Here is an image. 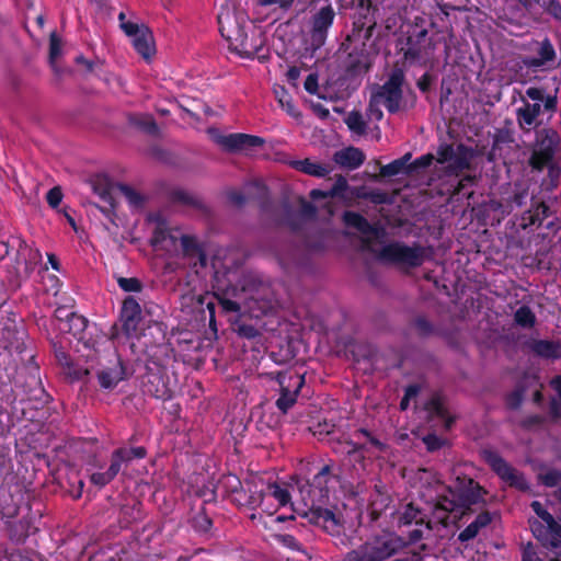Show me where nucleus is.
Segmentation results:
<instances>
[{
  "instance_id": "63",
  "label": "nucleus",
  "mask_w": 561,
  "mask_h": 561,
  "mask_svg": "<svg viewBox=\"0 0 561 561\" xmlns=\"http://www.w3.org/2000/svg\"><path fill=\"white\" fill-rule=\"evenodd\" d=\"M541 8L556 20H561V3L558 0H546Z\"/></svg>"
},
{
  "instance_id": "43",
  "label": "nucleus",
  "mask_w": 561,
  "mask_h": 561,
  "mask_svg": "<svg viewBox=\"0 0 561 561\" xmlns=\"http://www.w3.org/2000/svg\"><path fill=\"white\" fill-rule=\"evenodd\" d=\"M364 450H366V443L360 442V439H347L343 443L342 451L355 460L359 461L364 459V455L362 454Z\"/></svg>"
},
{
  "instance_id": "51",
  "label": "nucleus",
  "mask_w": 561,
  "mask_h": 561,
  "mask_svg": "<svg viewBox=\"0 0 561 561\" xmlns=\"http://www.w3.org/2000/svg\"><path fill=\"white\" fill-rule=\"evenodd\" d=\"M174 239L172 234L170 233L169 228L167 227L165 221H159L153 230L152 237H151V244L158 245L163 243L167 239Z\"/></svg>"
},
{
  "instance_id": "61",
  "label": "nucleus",
  "mask_w": 561,
  "mask_h": 561,
  "mask_svg": "<svg viewBox=\"0 0 561 561\" xmlns=\"http://www.w3.org/2000/svg\"><path fill=\"white\" fill-rule=\"evenodd\" d=\"M75 314V311H71L66 306H59L55 309L54 320L59 323V327L66 325L69 319Z\"/></svg>"
},
{
  "instance_id": "41",
  "label": "nucleus",
  "mask_w": 561,
  "mask_h": 561,
  "mask_svg": "<svg viewBox=\"0 0 561 561\" xmlns=\"http://www.w3.org/2000/svg\"><path fill=\"white\" fill-rule=\"evenodd\" d=\"M170 198L173 203L183 204V205L196 208V209H202L204 207L203 202L198 197L190 194L188 192H186L184 190L172 191Z\"/></svg>"
},
{
  "instance_id": "47",
  "label": "nucleus",
  "mask_w": 561,
  "mask_h": 561,
  "mask_svg": "<svg viewBox=\"0 0 561 561\" xmlns=\"http://www.w3.org/2000/svg\"><path fill=\"white\" fill-rule=\"evenodd\" d=\"M353 438H365L367 443H369L373 447L378 449L379 451H385L387 445L378 439L370 431L365 427L357 428L352 434Z\"/></svg>"
},
{
  "instance_id": "31",
  "label": "nucleus",
  "mask_w": 561,
  "mask_h": 561,
  "mask_svg": "<svg viewBox=\"0 0 561 561\" xmlns=\"http://www.w3.org/2000/svg\"><path fill=\"white\" fill-rule=\"evenodd\" d=\"M88 324L89 321L87 318L75 312V314L69 319L68 323L66 325L59 327V330L62 333L71 334L85 347H90L92 342L91 339L87 337Z\"/></svg>"
},
{
  "instance_id": "12",
  "label": "nucleus",
  "mask_w": 561,
  "mask_h": 561,
  "mask_svg": "<svg viewBox=\"0 0 561 561\" xmlns=\"http://www.w3.org/2000/svg\"><path fill=\"white\" fill-rule=\"evenodd\" d=\"M401 47L399 53L402 54L404 64L414 65L426 60L435 49V43L428 35V31L424 27L419 28L417 24L407 32L403 39H399Z\"/></svg>"
},
{
  "instance_id": "38",
  "label": "nucleus",
  "mask_w": 561,
  "mask_h": 561,
  "mask_svg": "<svg viewBox=\"0 0 561 561\" xmlns=\"http://www.w3.org/2000/svg\"><path fill=\"white\" fill-rule=\"evenodd\" d=\"M344 222L364 234L377 233V229L359 213L347 210L343 215Z\"/></svg>"
},
{
  "instance_id": "56",
  "label": "nucleus",
  "mask_w": 561,
  "mask_h": 561,
  "mask_svg": "<svg viewBox=\"0 0 561 561\" xmlns=\"http://www.w3.org/2000/svg\"><path fill=\"white\" fill-rule=\"evenodd\" d=\"M455 156V149L451 144H442L436 151L435 160L439 164H445L447 162H450V160Z\"/></svg>"
},
{
  "instance_id": "39",
  "label": "nucleus",
  "mask_w": 561,
  "mask_h": 561,
  "mask_svg": "<svg viewBox=\"0 0 561 561\" xmlns=\"http://www.w3.org/2000/svg\"><path fill=\"white\" fill-rule=\"evenodd\" d=\"M514 321L520 328L531 329L536 324L537 319L531 308L523 305L514 312Z\"/></svg>"
},
{
  "instance_id": "23",
  "label": "nucleus",
  "mask_w": 561,
  "mask_h": 561,
  "mask_svg": "<svg viewBox=\"0 0 561 561\" xmlns=\"http://www.w3.org/2000/svg\"><path fill=\"white\" fill-rule=\"evenodd\" d=\"M5 291L20 288L27 277V262L15 260L14 263L0 265Z\"/></svg>"
},
{
  "instance_id": "10",
  "label": "nucleus",
  "mask_w": 561,
  "mask_h": 561,
  "mask_svg": "<svg viewBox=\"0 0 561 561\" xmlns=\"http://www.w3.org/2000/svg\"><path fill=\"white\" fill-rule=\"evenodd\" d=\"M146 456L147 449L142 446L116 448L111 454L107 469L90 473V482L99 489H102L110 484L118 473L123 472V469L134 459H144Z\"/></svg>"
},
{
  "instance_id": "27",
  "label": "nucleus",
  "mask_w": 561,
  "mask_h": 561,
  "mask_svg": "<svg viewBox=\"0 0 561 561\" xmlns=\"http://www.w3.org/2000/svg\"><path fill=\"white\" fill-rule=\"evenodd\" d=\"M181 247L183 255L187 259H196L194 267H206L208 263L207 254L204 247L198 242L197 238L190 234L181 236Z\"/></svg>"
},
{
  "instance_id": "29",
  "label": "nucleus",
  "mask_w": 561,
  "mask_h": 561,
  "mask_svg": "<svg viewBox=\"0 0 561 561\" xmlns=\"http://www.w3.org/2000/svg\"><path fill=\"white\" fill-rule=\"evenodd\" d=\"M23 500V494L19 490L13 494L10 490L0 489V514L3 519L15 518L20 513V506Z\"/></svg>"
},
{
  "instance_id": "42",
  "label": "nucleus",
  "mask_w": 561,
  "mask_h": 561,
  "mask_svg": "<svg viewBox=\"0 0 561 561\" xmlns=\"http://www.w3.org/2000/svg\"><path fill=\"white\" fill-rule=\"evenodd\" d=\"M275 96L283 110L287 112L293 117L300 116L299 111L297 110L296 105L294 104L291 95L286 91L284 87H279L278 89H275Z\"/></svg>"
},
{
  "instance_id": "40",
  "label": "nucleus",
  "mask_w": 561,
  "mask_h": 561,
  "mask_svg": "<svg viewBox=\"0 0 561 561\" xmlns=\"http://www.w3.org/2000/svg\"><path fill=\"white\" fill-rule=\"evenodd\" d=\"M129 122L148 135L156 136L159 134V127L151 115H135Z\"/></svg>"
},
{
  "instance_id": "2",
  "label": "nucleus",
  "mask_w": 561,
  "mask_h": 561,
  "mask_svg": "<svg viewBox=\"0 0 561 561\" xmlns=\"http://www.w3.org/2000/svg\"><path fill=\"white\" fill-rule=\"evenodd\" d=\"M14 386L15 389L8 383L0 386V435L22 421H34L37 410L47 402L48 394L38 377L31 376L26 383L15 380Z\"/></svg>"
},
{
  "instance_id": "33",
  "label": "nucleus",
  "mask_w": 561,
  "mask_h": 561,
  "mask_svg": "<svg viewBox=\"0 0 561 561\" xmlns=\"http://www.w3.org/2000/svg\"><path fill=\"white\" fill-rule=\"evenodd\" d=\"M425 411L428 412L431 416H437L445 421V427L449 430L456 419L451 416L448 412V409L445 404V399L440 393H434L424 404Z\"/></svg>"
},
{
  "instance_id": "16",
  "label": "nucleus",
  "mask_w": 561,
  "mask_h": 561,
  "mask_svg": "<svg viewBox=\"0 0 561 561\" xmlns=\"http://www.w3.org/2000/svg\"><path fill=\"white\" fill-rule=\"evenodd\" d=\"M336 13L331 3L320 8L310 19V47L316 51L327 43L330 28L333 26Z\"/></svg>"
},
{
  "instance_id": "36",
  "label": "nucleus",
  "mask_w": 561,
  "mask_h": 561,
  "mask_svg": "<svg viewBox=\"0 0 561 561\" xmlns=\"http://www.w3.org/2000/svg\"><path fill=\"white\" fill-rule=\"evenodd\" d=\"M290 167L297 171L314 178H325L332 171L331 167L313 162L309 158L302 160H294L290 162Z\"/></svg>"
},
{
  "instance_id": "14",
  "label": "nucleus",
  "mask_w": 561,
  "mask_h": 561,
  "mask_svg": "<svg viewBox=\"0 0 561 561\" xmlns=\"http://www.w3.org/2000/svg\"><path fill=\"white\" fill-rule=\"evenodd\" d=\"M560 142V135L552 127L537 129L535 149L529 159L533 169L542 170L546 168L553 160Z\"/></svg>"
},
{
  "instance_id": "25",
  "label": "nucleus",
  "mask_w": 561,
  "mask_h": 561,
  "mask_svg": "<svg viewBox=\"0 0 561 561\" xmlns=\"http://www.w3.org/2000/svg\"><path fill=\"white\" fill-rule=\"evenodd\" d=\"M525 348L543 359L561 358V343L558 341L531 339L525 342Z\"/></svg>"
},
{
  "instance_id": "64",
  "label": "nucleus",
  "mask_w": 561,
  "mask_h": 561,
  "mask_svg": "<svg viewBox=\"0 0 561 561\" xmlns=\"http://www.w3.org/2000/svg\"><path fill=\"white\" fill-rule=\"evenodd\" d=\"M62 191L59 186H54L46 194V202L51 208H57L62 201Z\"/></svg>"
},
{
  "instance_id": "50",
  "label": "nucleus",
  "mask_w": 561,
  "mask_h": 561,
  "mask_svg": "<svg viewBox=\"0 0 561 561\" xmlns=\"http://www.w3.org/2000/svg\"><path fill=\"white\" fill-rule=\"evenodd\" d=\"M119 288L125 293H140L144 288L141 280L137 277H117Z\"/></svg>"
},
{
  "instance_id": "46",
  "label": "nucleus",
  "mask_w": 561,
  "mask_h": 561,
  "mask_svg": "<svg viewBox=\"0 0 561 561\" xmlns=\"http://www.w3.org/2000/svg\"><path fill=\"white\" fill-rule=\"evenodd\" d=\"M115 187L126 197L131 206L141 207L144 205L145 197L131 186L124 183H116Z\"/></svg>"
},
{
  "instance_id": "62",
  "label": "nucleus",
  "mask_w": 561,
  "mask_h": 561,
  "mask_svg": "<svg viewBox=\"0 0 561 561\" xmlns=\"http://www.w3.org/2000/svg\"><path fill=\"white\" fill-rule=\"evenodd\" d=\"M112 186L108 184L105 185H94L95 193L100 196L101 201L114 207V197L112 195Z\"/></svg>"
},
{
  "instance_id": "1",
  "label": "nucleus",
  "mask_w": 561,
  "mask_h": 561,
  "mask_svg": "<svg viewBox=\"0 0 561 561\" xmlns=\"http://www.w3.org/2000/svg\"><path fill=\"white\" fill-rule=\"evenodd\" d=\"M398 526L407 528L403 533L407 534L408 541L394 531L381 530L347 551L342 561H387L403 550L408 543H416L423 539L425 531L432 530L428 515L413 503L407 504L399 513Z\"/></svg>"
},
{
  "instance_id": "17",
  "label": "nucleus",
  "mask_w": 561,
  "mask_h": 561,
  "mask_svg": "<svg viewBox=\"0 0 561 561\" xmlns=\"http://www.w3.org/2000/svg\"><path fill=\"white\" fill-rule=\"evenodd\" d=\"M528 50L533 51L535 55L522 57V64L529 70H542L546 67L549 68L553 66L556 62L557 53L548 37L541 41H531L528 45Z\"/></svg>"
},
{
  "instance_id": "44",
  "label": "nucleus",
  "mask_w": 561,
  "mask_h": 561,
  "mask_svg": "<svg viewBox=\"0 0 561 561\" xmlns=\"http://www.w3.org/2000/svg\"><path fill=\"white\" fill-rule=\"evenodd\" d=\"M348 129L357 135H364L367 130V124L358 111H352L345 118Z\"/></svg>"
},
{
  "instance_id": "9",
  "label": "nucleus",
  "mask_w": 561,
  "mask_h": 561,
  "mask_svg": "<svg viewBox=\"0 0 561 561\" xmlns=\"http://www.w3.org/2000/svg\"><path fill=\"white\" fill-rule=\"evenodd\" d=\"M404 83L405 70L396 62L387 80L371 92L373 104L382 103L390 114L398 113L403 100Z\"/></svg>"
},
{
  "instance_id": "8",
  "label": "nucleus",
  "mask_w": 561,
  "mask_h": 561,
  "mask_svg": "<svg viewBox=\"0 0 561 561\" xmlns=\"http://www.w3.org/2000/svg\"><path fill=\"white\" fill-rule=\"evenodd\" d=\"M26 332L15 324L5 325L0 335V367L8 369L9 365L15 368L34 358L31 350L25 344Z\"/></svg>"
},
{
  "instance_id": "60",
  "label": "nucleus",
  "mask_w": 561,
  "mask_h": 561,
  "mask_svg": "<svg viewBox=\"0 0 561 561\" xmlns=\"http://www.w3.org/2000/svg\"><path fill=\"white\" fill-rule=\"evenodd\" d=\"M141 503H136L133 506H124L122 508V514L124 516V522L126 524H130L131 522L139 520L141 518Z\"/></svg>"
},
{
  "instance_id": "21",
  "label": "nucleus",
  "mask_w": 561,
  "mask_h": 561,
  "mask_svg": "<svg viewBox=\"0 0 561 561\" xmlns=\"http://www.w3.org/2000/svg\"><path fill=\"white\" fill-rule=\"evenodd\" d=\"M216 142L225 150L234 152L245 148L261 147L265 144V140L259 136L234 133L218 136Z\"/></svg>"
},
{
  "instance_id": "11",
  "label": "nucleus",
  "mask_w": 561,
  "mask_h": 561,
  "mask_svg": "<svg viewBox=\"0 0 561 561\" xmlns=\"http://www.w3.org/2000/svg\"><path fill=\"white\" fill-rule=\"evenodd\" d=\"M377 257L385 263L416 268L425 262L427 253L426 249L419 243L410 247L403 242L393 241L383 245L378 252Z\"/></svg>"
},
{
  "instance_id": "26",
  "label": "nucleus",
  "mask_w": 561,
  "mask_h": 561,
  "mask_svg": "<svg viewBox=\"0 0 561 561\" xmlns=\"http://www.w3.org/2000/svg\"><path fill=\"white\" fill-rule=\"evenodd\" d=\"M50 344L57 362L67 368V375L71 378V380H83L90 374L88 368L79 367L72 364L70 355L65 351L59 342L51 340Z\"/></svg>"
},
{
  "instance_id": "58",
  "label": "nucleus",
  "mask_w": 561,
  "mask_h": 561,
  "mask_svg": "<svg viewBox=\"0 0 561 561\" xmlns=\"http://www.w3.org/2000/svg\"><path fill=\"white\" fill-rule=\"evenodd\" d=\"M413 327L421 336H428L433 333V324L423 316H419L413 320Z\"/></svg>"
},
{
  "instance_id": "30",
  "label": "nucleus",
  "mask_w": 561,
  "mask_h": 561,
  "mask_svg": "<svg viewBox=\"0 0 561 561\" xmlns=\"http://www.w3.org/2000/svg\"><path fill=\"white\" fill-rule=\"evenodd\" d=\"M142 389L146 394L162 401H168L173 397V391L163 377L158 374L149 375L147 380L144 381Z\"/></svg>"
},
{
  "instance_id": "4",
  "label": "nucleus",
  "mask_w": 561,
  "mask_h": 561,
  "mask_svg": "<svg viewBox=\"0 0 561 561\" xmlns=\"http://www.w3.org/2000/svg\"><path fill=\"white\" fill-rule=\"evenodd\" d=\"M340 51L345 54L341 61L342 73L336 78L331 77L329 84L336 93H346L356 90L362 83L363 78L369 73L379 55V48L376 42L366 44L365 42H346V37L341 43Z\"/></svg>"
},
{
  "instance_id": "5",
  "label": "nucleus",
  "mask_w": 561,
  "mask_h": 561,
  "mask_svg": "<svg viewBox=\"0 0 561 561\" xmlns=\"http://www.w3.org/2000/svg\"><path fill=\"white\" fill-rule=\"evenodd\" d=\"M214 288L213 296L227 314L240 312V300L245 302L249 310L254 309L253 305H257L262 312L270 307V301L265 299L268 287L253 275H243L237 285L222 287L217 284Z\"/></svg>"
},
{
  "instance_id": "55",
  "label": "nucleus",
  "mask_w": 561,
  "mask_h": 561,
  "mask_svg": "<svg viewBox=\"0 0 561 561\" xmlns=\"http://www.w3.org/2000/svg\"><path fill=\"white\" fill-rule=\"evenodd\" d=\"M234 332L244 339L254 340L260 336V331L251 323L240 322L236 324Z\"/></svg>"
},
{
  "instance_id": "52",
  "label": "nucleus",
  "mask_w": 561,
  "mask_h": 561,
  "mask_svg": "<svg viewBox=\"0 0 561 561\" xmlns=\"http://www.w3.org/2000/svg\"><path fill=\"white\" fill-rule=\"evenodd\" d=\"M435 156L433 153H425L409 164L410 175L416 173L419 170L426 169L433 164Z\"/></svg>"
},
{
  "instance_id": "49",
  "label": "nucleus",
  "mask_w": 561,
  "mask_h": 561,
  "mask_svg": "<svg viewBox=\"0 0 561 561\" xmlns=\"http://www.w3.org/2000/svg\"><path fill=\"white\" fill-rule=\"evenodd\" d=\"M268 495L274 497L280 506H285L290 502V493L286 488L280 486L278 483H270L267 485Z\"/></svg>"
},
{
  "instance_id": "20",
  "label": "nucleus",
  "mask_w": 561,
  "mask_h": 561,
  "mask_svg": "<svg viewBox=\"0 0 561 561\" xmlns=\"http://www.w3.org/2000/svg\"><path fill=\"white\" fill-rule=\"evenodd\" d=\"M119 319L122 330L128 337L137 334L138 327L142 320L141 307L133 296H127L122 304Z\"/></svg>"
},
{
  "instance_id": "45",
  "label": "nucleus",
  "mask_w": 561,
  "mask_h": 561,
  "mask_svg": "<svg viewBox=\"0 0 561 561\" xmlns=\"http://www.w3.org/2000/svg\"><path fill=\"white\" fill-rule=\"evenodd\" d=\"M526 392V387L522 383H518L513 391L506 394L505 404L510 410H518L524 401Z\"/></svg>"
},
{
  "instance_id": "7",
  "label": "nucleus",
  "mask_w": 561,
  "mask_h": 561,
  "mask_svg": "<svg viewBox=\"0 0 561 561\" xmlns=\"http://www.w3.org/2000/svg\"><path fill=\"white\" fill-rule=\"evenodd\" d=\"M531 507L540 518L530 524L534 537L553 553L548 561H561V524L538 501H534Z\"/></svg>"
},
{
  "instance_id": "19",
  "label": "nucleus",
  "mask_w": 561,
  "mask_h": 561,
  "mask_svg": "<svg viewBox=\"0 0 561 561\" xmlns=\"http://www.w3.org/2000/svg\"><path fill=\"white\" fill-rule=\"evenodd\" d=\"M355 13L353 15L352 32L346 35V42L359 39L367 23H370V18H376L378 7L371 0H353Z\"/></svg>"
},
{
  "instance_id": "24",
  "label": "nucleus",
  "mask_w": 561,
  "mask_h": 561,
  "mask_svg": "<svg viewBox=\"0 0 561 561\" xmlns=\"http://www.w3.org/2000/svg\"><path fill=\"white\" fill-rule=\"evenodd\" d=\"M283 208L285 224L291 230H298L300 228V217L305 219H313L317 216V207L311 202H308L304 198L300 199V208L298 214L295 213L288 202L283 204Z\"/></svg>"
},
{
  "instance_id": "35",
  "label": "nucleus",
  "mask_w": 561,
  "mask_h": 561,
  "mask_svg": "<svg viewBox=\"0 0 561 561\" xmlns=\"http://www.w3.org/2000/svg\"><path fill=\"white\" fill-rule=\"evenodd\" d=\"M135 50L146 60H149L156 53L154 39L149 27L140 31V34L133 41Z\"/></svg>"
},
{
  "instance_id": "15",
  "label": "nucleus",
  "mask_w": 561,
  "mask_h": 561,
  "mask_svg": "<svg viewBox=\"0 0 561 561\" xmlns=\"http://www.w3.org/2000/svg\"><path fill=\"white\" fill-rule=\"evenodd\" d=\"M481 456L491 470L508 486L523 492L530 489L524 473L511 466L497 451L483 449Z\"/></svg>"
},
{
  "instance_id": "32",
  "label": "nucleus",
  "mask_w": 561,
  "mask_h": 561,
  "mask_svg": "<svg viewBox=\"0 0 561 561\" xmlns=\"http://www.w3.org/2000/svg\"><path fill=\"white\" fill-rule=\"evenodd\" d=\"M333 161L340 167L356 170L364 163L365 154L359 148L350 146L334 152Z\"/></svg>"
},
{
  "instance_id": "37",
  "label": "nucleus",
  "mask_w": 561,
  "mask_h": 561,
  "mask_svg": "<svg viewBox=\"0 0 561 561\" xmlns=\"http://www.w3.org/2000/svg\"><path fill=\"white\" fill-rule=\"evenodd\" d=\"M472 149L463 144L458 145L457 152L455 151L454 158L450 160L448 171L458 174L465 170L470 169V158Z\"/></svg>"
},
{
  "instance_id": "34",
  "label": "nucleus",
  "mask_w": 561,
  "mask_h": 561,
  "mask_svg": "<svg viewBox=\"0 0 561 561\" xmlns=\"http://www.w3.org/2000/svg\"><path fill=\"white\" fill-rule=\"evenodd\" d=\"M550 208L545 202L533 204L531 209L525 211L522 216V227L541 226L549 216Z\"/></svg>"
},
{
  "instance_id": "6",
  "label": "nucleus",
  "mask_w": 561,
  "mask_h": 561,
  "mask_svg": "<svg viewBox=\"0 0 561 561\" xmlns=\"http://www.w3.org/2000/svg\"><path fill=\"white\" fill-rule=\"evenodd\" d=\"M436 483L444 488L438 480ZM447 494H439L434 504V513L443 523H447L449 514L458 513L459 516L472 512L471 506L485 504L483 495L486 493L484 489L469 477H457L454 486H446Z\"/></svg>"
},
{
  "instance_id": "54",
  "label": "nucleus",
  "mask_w": 561,
  "mask_h": 561,
  "mask_svg": "<svg viewBox=\"0 0 561 561\" xmlns=\"http://www.w3.org/2000/svg\"><path fill=\"white\" fill-rule=\"evenodd\" d=\"M380 174L385 178H391L399 174H407V169L402 165L401 160H393L380 168Z\"/></svg>"
},
{
  "instance_id": "3",
  "label": "nucleus",
  "mask_w": 561,
  "mask_h": 561,
  "mask_svg": "<svg viewBox=\"0 0 561 561\" xmlns=\"http://www.w3.org/2000/svg\"><path fill=\"white\" fill-rule=\"evenodd\" d=\"M332 477V467L324 465L312 480L299 479L297 489L301 501L308 508L305 515L309 523L320 527L332 537L340 538L344 530L343 525L331 510L324 507L329 501L328 484Z\"/></svg>"
},
{
  "instance_id": "22",
  "label": "nucleus",
  "mask_w": 561,
  "mask_h": 561,
  "mask_svg": "<svg viewBox=\"0 0 561 561\" xmlns=\"http://www.w3.org/2000/svg\"><path fill=\"white\" fill-rule=\"evenodd\" d=\"M96 378L102 389H114L126 378V368L121 357L116 355V359L113 365L100 368L96 371Z\"/></svg>"
},
{
  "instance_id": "48",
  "label": "nucleus",
  "mask_w": 561,
  "mask_h": 561,
  "mask_svg": "<svg viewBox=\"0 0 561 561\" xmlns=\"http://www.w3.org/2000/svg\"><path fill=\"white\" fill-rule=\"evenodd\" d=\"M192 527L199 534H208L213 527V520L203 510L193 517Z\"/></svg>"
},
{
  "instance_id": "13",
  "label": "nucleus",
  "mask_w": 561,
  "mask_h": 561,
  "mask_svg": "<svg viewBox=\"0 0 561 561\" xmlns=\"http://www.w3.org/2000/svg\"><path fill=\"white\" fill-rule=\"evenodd\" d=\"M264 376L279 386V397L275 404L282 413H287L297 402L298 394L305 385V376L293 369L268 371Z\"/></svg>"
},
{
  "instance_id": "59",
  "label": "nucleus",
  "mask_w": 561,
  "mask_h": 561,
  "mask_svg": "<svg viewBox=\"0 0 561 561\" xmlns=\"http://www.w3.org/2000/svg\"><path fill=\"white\" fill-rule=\"evenodd\" d=\"M423 443L426 446V449L433 453L439 450L446 444V439L434 433H430L423 437Z\"/></svg>"
},
{
  "instance_id": "18",
  "label": "nucleus",
  "mask_w": 561,
  "mask_h": 561,
  "mask_svg": "<svg viewBox=\"0 0 561 561\" xmlns=\"http://www.w3.org/2000/svg\"><path fill=\"white\" fill-rule=\"evenodd\" d=\"M228 481L231 488V492L236 493L234 501L239 505L245 506L250 510H255L263 503L265 493L263 490H257L255 484L245 482L247 488H244L239 478L236 476H230Z\"/></svg>"
},
{
  "instance_id": "28",
  "label": "nucleus",
  "mask_w": 561,
  "mask_h": 561,
  "mask_svg": "<svg viewBox=\"0 0 561 561\" xmlns=\"http://www.w3.org/2000/svg\"><path fill=\"white\" fill-rule=\"evenodd\" d=\"M522 100L524 104L516 110V121L522 130L529 131L538 126L537 118L541 113V105Z\"/></svg>"
},
{
  "instance_id": "53",
  "label": "nucleus",
  "mask_w": 561,
  "mask_h": 561,
  "mask_svg": "<svg viewBox=\"0 0 561 561\" xmlns=\"http://www.w3.org/2000/svg\"><path fill=\"white\" fill-rule=\"evenodd\" d=\"M274 539L277 543L285 548H288L291 551H302L301 543L293 535L277 534L274 535Z\"/></svg>"
},
{
  "instance_id": "57",
  "label": "nucleus",
  "mask_w": 561,
  "mask_h": 561,
  "mask_svg": "<svg viewBox=\"0 0 561 561\" xmlns=\"http://www.w3.org/2000/svg\"><path fill=\"white\" fill-rule=\"evenodd\" d=\"M61 39L56 34V32H51L49 36V61L54 64L56 59L61 55Z\"/></svg>"
}]
</instances>
